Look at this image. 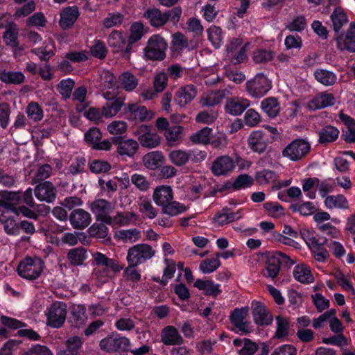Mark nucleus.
I'll return each mask as SVG.
<instances>
[{"label": "nucleus", "instance_id": "a878e982", "mask_svg": "<svg viewBox=\"0 0 355 355\" xmlns=\"http://www.w3.org/2000/svg\"><path fill=\"white\" fill-rule=\"evenodd\" d=\"M250 105V101L243 98H233L227 100L225 103V112L233 116L241 114Z\"/></svg>", "mask_w": 355, "mask_h": 355}, {"label": "nucleus", "instance_id": "473e14b6", "mask_svg": "<svg viewBox=\"0 0 355 355\" xmlns=\"http://www.w3.org/2000/svg\"><path fill=\"white\" fill-rule=\"evenodd\" d=\"M130 31V34L126 45L127 53H131L133 44L140 40L145 33L144 24L141 22H134L131 25Z\"/></svg>", "mask_w": 355, "mask_h": 355}, {"label": "nucleus", "instance_id": "49530a36", "mask_svg": "<svg viewBox=\"0 0 355 355\" xmlns=\"http://www.w3.org/2000/svg\"><path fill=\"white\" fill-rule=\"evenodd\" d=\"M233 344L236 347H241L238 350L240 355H252L257 350V345L255 343L249 339H234Z\"/></svg>", "mask_w": 355, "mask_h": 355}, {"label": "nucleus", "instance_id": "4be33fe9", "mask_svg": "<svg viewBox=\"0 0 355 355\" xmlns=\"http://www.w3.org/2000/svg\"><path fill=\"white\" fill-rule=\"evenodd\" d=\"M243 216V211L238 210L232 211L227 207L222 209L213 218V221L216 226H223L233 221L237 220Z\"/></svg>", "mask_w": 355, "mask_h": 355}, {"label": "nucleus", "instance_id": "bb28decb", "mask_svg": "<svg viewBox=\"0 0 355 355\" xmlns=\"http://www.w3.org/2000/svg\"><path fill=\"white\" fill-rule=\"evenodd\" d=\"M87 320L86 307L83 304H74L71 307L69 322L73 327H80Z\"/></svg>", "mask_w": 355, "mask_h": 355}, {"label": "nucleus", "instance_id": "c9c22d12", "mask_svg": "<svg viewBox=\"0 0 355 355\" xmlns=\"http://www.w3.org/2000/svg\"><path fill=\"white\" fill-rule=\"evenodd\" d=\"M82 338L75 336L66 341V349L60 350L58 355H80V349L83 345Z\"/></svg>", "mask_w": 355, "mask_h": 355}, {"label": "nucleus", "instance_id": "3c124183", "mask_svg": "<svg viewBox=\"0 0 355 355\" xmlns=\"http://www.w3.org/2000/svg\"><path fill=\"white\" fill-rule=\"evenodd\" d=\"M223 99V96L218 91H211L204 94L200 99V105L202 107H213L219 104Z\"/></svg>", "mask_w": 355, "mask_h": 355}, {"label": "nucleus", "instance_id": "69168bd1", "mask_svg": "<svg viewBox=\"0 0 355 355\" xmlns=\"http://www.w3.org/2000/svg\"><path fill=\"white\" fill-rule=\"evenodd\" d=\"M26 113L29 119L34 121H40L44 116L43 110L36 102H31L26 107Z\"/></svg>", "mask_w": 355, "mask_h": 355}, {"label": "nucleus", "instance_id": "4d7b16f0", "mask_svg": "<svg viewBox=\"0 0 355 355\" xmlns=\"http://www.w3.org/2000/svg\"><path fill=\"white\" fill-rule=\"evenodd\" d=\"M218 112L215 109L200 111L196 116V121L199 123L210 125L218 118Z\"/></svg>", "mask_w": 355, "mask_h": 355}, {"label": "nucleus", "instance_id": "1a4fd4ad", "mask_svg": "<svg viewBox=\"0 0 355 355\" xmlns=\"http://www.w3.org/2000/svg\"><path fill=\"white\" fill-rule=\"evenodd\" d=\"M268 144V135L260 130L252 131L247 139L248 148L259 155L266 150Z\"/></svg>", "mask_w": 355, "mask_h": 355}, {"label": "nucleus", "instance_id": "7c9ffc66", "mask_svg": "<svg viewBox=\"0 0 355 355\" xmlns=\"http://www.w3.org/2000/svg\"><path fill=\"white\" fill-rule=\"evenodd\" d=\"M343 38L339 37L337 38L338 47L344 50L346 49L350 52H355V23L351 22L349 28L347 32L345 39L342 43Z\"/></svg>", "mask_w": 355, "mask_h": 355}, {"label": "nucleus", "instance_id": "6e6552de", "mask_svg": "<svg viewBox=\"0 0 355 355\" xmlns=\"http://www.w3.org/2000/svg\"><path fill=\"white\" fill-rule=\"evenodd\" d=\"M135 135L137 136L138 140L143 147L153 148L158 146L160 144V137L149 125H140L136 130Z\"/></svg>", "mask_w": 355, "mask_h": 355}, {"label": "nucleus", "instance_id": "aec40b11", "mask_svg": "<svg viewBox=\"0 0 355 355\" xmlns=\"http://www.w3.org/2000/svg\"><path fill=\"white\" fill-rule=\"evenodd\" d=\"M162 343L166 346L182 345L184 339L178 329L168 325L162 329L160 334Z\"/></svg>", "mask_w": 355, "mask_h": 355}, {"label": "nucleus", "instance_id": "bf43d9fd", "mask_svg": "<svg viewBox=\"0 0 355 355\" xmlns=\"http://www.w3.org/2000/svg\"><path fill=\"white\" fill-rule=\"evenodd\" d=\"M182 130L183 128L182 126L175 125L165 131L164 136L170 146H173L181 140Z\"/></svg>", "mask_w": 355, "mask_h": 355}, {"label": "nucleus", "instance_id": "9b49d317", "mask_svg": "<svg viewBox=\"0 0 355 355\" xmlns=\"http://www.w3.org/2000/svg\"><path fill=\"white\" fill-rule=\"evenodd\" d=\"M102 133L98 128H91L85 134V140L94 149L108 151L111 149L112 143L108 139L101 141Z\"/></svg>", "mask_w": 355, "mask_h": 355}, {"label": "nucleus", "instance_id": "4468645a", "mask_svg": "<svg viewBox=\"0 0 355 355\" xmlns=\"http://www.w3.org/2000/svg\"><path fill=\"white\" fill-rule=\"evenodd\" d=\"M235 167V162L232 157L229 155H222L213 162L211 170L216 176L227 175L234 170Z\"/></svg>", "mask_w": 355, "mask_h": 355}, {"label": "nucleus", "instance_id": "58836bf2", "mask_svg": "<svg viewBox=\"0 0 355 355\" xmlns=\"http://www.w3.org/2000/svg\"><path fill=\"white\" fill-rule=\"evenodd\" d=\"M280 266V261L275 257L272 252L267 257L263 275L274 279L279 275Z\"/></svg>", "mask_w": 355, "mask_h": 355}, {"label": "nucleus", "instance_id": "dca6fc26", "mask_svg": "<svg viewBox=\"0 0 355 355\" xmlns=\"http://www.w3.org/2000/svg\"><path fill=\"white\" fill-rule=\"evenodd\" d=\"M127 42L123 33L119 31H112L107 37V44L115 53H120L123 57L129 58L130 53L126 52Z\"/></svg>", "mask_w": 355, "mask_h": 355}, {"label": "nucleus", "instance_id": "052dcab7", "mask_svg": "<svg viewBox=\"0 0 355 355\" xmlns=\"http://www.w3.org/2000/svg\"><path fill=\"white\" fill-rule=\"evenodd\" d=\"M277 329L275 331V337L282 338L288 335L290 328L289 320L282 315L276 317Z\"/></svg>", "mask_w": 355, "mask_h": 355}, {"label": "nucleus", "instance_id": "c85d7f7f", "mask_svg": "<svg viewBox=\"0 0 355 355\" xmlns=\"http://www.w3.org/2000/svg\"><path fill=\"white\" fill-rule=\"evenodd\" d=\"M88 258L87 250L84 247L70 249L67 254V259L72 266H81Z\"/></svg>", "mask_w": 355, "mask_h": 355}, {"label": "nucleus", "instance_id": "774afa93", "mask_svg": "<svg viewBox=\"0 0 355 355\" xmlns=\"http://www.w3.org/2000/svg\"><path fill=\"white\" fill-rule=\"evenodd\" d=\"M220 266V261L218 257L205 259L200 264L199 268L204 274H209L218 269Z\"/></svg>", "mask_w": 355, "mask_h": 355}, {"label": "nucleus", "instance_id": "a211bd4d", "mask_svg": "<svg viewBox=\"0 0 355 355\" xmlns=\"http://www.w3.org/2000/svg\"><path fill=\"white\" fill-rule=\"evenodd\" d=\"M197 89L193 85H187L179 87L174 96V102L180 107L190 103L196 96Z\"/></svg>", "mask_w": 355, "mask_h": 355}, {"label": "nucleus", "instance_id": "9d476101", "mask_svg": "<svg viewBox=\"0 0 355 355\" xmlns=\"http://www.w3.org/2000/svg\"><path fill=\"white\" fill-rule=\"evenodd\" d=\"M249 313V307L234 309L230 315L231 324L242 334H248L250 331V322L247 320Z\"/></svg>", "mask_w": 355, "mask_h": 355}, {"label": "nucleus", "instance_id": "f8f14e48", "mask_svg": "<svg viewBox=\"0 0 355 355\" xmlns=\"http://www.w3.org/2000/svg\"><path fill=\"white\" fill-rule=\"evenodd\" d=\"M252 314L255 324L259 326H268L272 324L273 318L266 306L261 302L252 301Z\"/></svg>", "mask_w": 355, "mask_h": 355}, {"label": "nucleus", "instance_id": "ea45409f", "mask_svg": "<svg viewBox=\"0 0 355 355\" xmlns=\"http://www.w3.org/2000/svg\"><path fill=\"white\" fill-rule=\"evenodd\" d=\"M141 238V232L136 229L121 230L114 234V239L124 243H135Z\"/></svg>", "mask_w": 355, "mask_h": 355}, {"label": "nucleus", "instance_id": "13d9d810", "mask_svg": "<svg viewBox=\"0 0 355 355\" xmlns=\"http://www.w3.org/2000/svg\"><path fill=\"white\" fill-rule=\"evenodd\" d=\"M89 168L93 173H105L111 169V164L106 160L95 159L89 161Z\"/></svg>", "mask_w": 355, "mask_h": 355}, {"label": "nucleus", "instance_id": "680f3d73", "mask_svg": "<svg viewBox=\"0 0 355 355\" xmlns=\"http://www.w3.org/2000/svg\"><path fill=\"white\" fill-rule=\"evenodd\" d=\"M208 38L212 45L216 48H219L223 43L222 29L216 26H211L207 29Z\"/></svg>", "mask_w": 355, "mask_h": 355}, {"label": "nucleus", "instance_id": "8fccbe9b", "mask_svg": "<svg viewBox=\"0 0 355 355\" xmlns=\"http://www.w3.org/2000/svg\"><path fill=\"white\" fill-rule=\"evenodd\" d=\"M187 210V206L178 201L170 200L163 208L162 212L169 216H176L185 212Z\"/></svg>", "mask_w": 355, "mask_h": 355}, {"label": "nucleus", "instance_id": "c756f323", "mask_svg": "<svg viewBox=\"0 0 355 355\" xmlns=\"http://www.w3.org/2000/svg\"><path fill=\"white\" fill-rule=\"evenodd\" d=\"M335 96L332 94L322 92L310 101L309 107L313 110L322 109L335 104Z\"/></svg>", "mask_w": 355, "mask_h": 355}, {"label": "nucleus", "instance_id": "cd10ccee", "mask_svg": "<svg viewBox=\"0 0 355 355\" xmlns=\"http://www.w3.org/2000/svg\"><path fill=\"white\" fill-rule=\"evenodd\" d=\"M80 15L78 8L76 6L67 7L60 12V26L62 29L71 28Z\"/></svg>", "mask_w": 355, "mask_h": 355}, {"label": "nucleus", "instance_id": "603ef678", "mask_svg": "<svg viewBox=\"0 0 355 355\" xmlns=\"http://www.w3.org/2000/svg\"><path fill=\"white\" fill-rule=\"evenodd\" d=\"M331 19L333 23L334 30L336 33H338L342 26L348 21L346 14L340 7H337L334 9L331 15Z\"/></svg>", "mask_w": 355, "mask_h": 355}, {"label": "nucleus", "instance_id": "2eb2a0df", "mask_svg": "<svg viewBox=\"0 0 355 355\" xmlns=\"http://www.w3.org/2000/svg\"><path fill=\"white\" fill-rule=\"evenodd\" d=\"M91 211L96 215V219L107 224L111 221L110 212L112 209L111 203L105 199H96L90 204Z\"/></svg>", "mask_w": 355, "mask_h": 355}, {"label": "nucleus", "instance_id": "4c0bfd02", "mask_svg": "<svg viewBox=\"0 0 355 355\" xmlns=\"http://www.w3.org/2000/svg\"><path fill=\"white\" fill-rule=\"evenodd\" d=\"M124 105L123 99L116 98L107 101L102 107L103 116L111 118L115 116Z\"/></svg>", "mask_w": 355, "mask_h": 355}, {"label": "nucleus", "instance_id": "5701e85b", "mask_svg": "<svg viewBox=\"0 0 355 355\" xmlns=\"http://www.w3.org/2000/svg\"><path fill=\"white\" fill-rule=\"evenodd\" d=\"M113 143L116 144L117 153L121 156L132 157L139 148L137 141L132 139H122L121 138H113Z\"/></svg>", "mask_w": 355, "mask_h": 355}, {"label": "nucleus", "instance_id": "423d86ee", "mask_svg": "<svg viewBox=\"0 0 355 355\" xmlns=\"http://www.w3.org/2000/svg\"><path fill=\"white\" fill-rule=\"evenodd\" d=\"M46 324L53 328L61 327L65 322L67 304L62 302H55L45 311Z\"/></svg>", "mask_w": 355, "mask_h": 355}, {"label": "nucleus", "instance_id": "f03ea898", "mask_svg": "<svg viewBox=\"0 0 355 355\" xmlns=\"http://www.w3.org/2000/svg\"><path fill=\"white\" fill-rule=\"evenodd\" d=\"M167 43L159 35H152L144 49V56L149 60H163L166 58Z\"/></svg>", "mask_w": 355, "mask_h": 355}, {"label": "nucleus", "instance_id": "de8ad7c7", "mask_svg": "<svg viewBox=\"0 0 355 355\" xmlns=\"http://www.w3.org/2000/svg\"><path fill=\"white\" fill-rule=\"evenodd\" d=\"M137 219V215L134 212H119L114 217H111V221L108 225H128Z\"/></svg>", "mask_w": 355, "mask_h": 355}, {"label": "nucleus", "instance_id": "e2e57ef3", "mask_svg": "<svg viewBox=\"0 0 355 355\" xmlns=\"http://www.w3.org/2000/svg\"><path fill=\"white\" fill-rule=\"evenodd\" d=\"M14 214L19 216L20 215L32 219H37L40 214L42 212L40 208L35 207H28L24 205L18 206L17 209H15Z\"/></svg>", "mask_w": 355, "mask_h": 355}, {"label": "nucleus", "instance_id": "e433bc0d", "mask_svg": "<svg viewBox=\"0 0 355 355\" xmlns=\"http://www.w3.org/2000/svg\"><path fill=\"white\" fill-rule=\"evenodd\" d=\"M194 286L203 291L206 295L216 297L222 292L220 284H214V282L210 280L198 279L195 282Z\"/></svg>", "mask_w": 355, "mask_h": 355}, {"label": "nucleus", "instance_id": "338daca9", "mask_svg": "<svg viewBox=\"0 0 355 355\" xmlns=\"http://www.w3.org/2000/svg\"><path fill=\"white\" fill-rule=\"evenodd\" d=\"M137 266L133 263H128L123 270V276L127 281L137 283L141 280V275L140 270L137 268Z\"/></svg>", "mask_w": 355, "mask_h": 355}, {"label": "nucleus", "instance_id": "f257e3e1", "mask_svg": "<svg viewBox=\"0 0 355 355\" xmlns=\"http://www.w3.org/2000/svg\"><path fill=\"white\" fill-rule=\"evenodd\" d=\"M92 258V277L100 285L109 282L112 273L119 272L123 268L117 260L110 259L100 252H94Z\"/></svg>", "mask_w": 355, "mask_h": 355}, {"label": "nucleus", "instance_id": "09e8293b", "mask_svg": "<svg viewBox=\"0 0 355 355\" xmlns=\"http://www.w3.org/2000/svg\"><path fill=\"white\" fill-rule=\"evenodd\" d=\"M211 132V128L205 127L190 135L189 140L194 144L207 145L210 143Z\"/></svg>", "mask_w": 355, "mask_h": 355}, {"label": "nucleus", "instance_id": "0eeeda50", "mask_svg": "<svg viewBox=\"0 0 355 355\" xmlns=\"http://www.w3.org/2000/svg\"><path fill=\"white\" fill-rule=\"evenodd\" d=\"M245 85L248 92L257 98L264 96L271 89L270 80L263 73L256 75L253 79L248 80Z\"/></svg>", "mask_w": 355, "mask_h": 355}, {"label": "nucleus", "instance_id": "2f4dec72", "mask_svg": "<svg viewBox=\"0 0 355 355\" xmlns=\"http://www.w3.org/2000/svg\"><path fill=\"white\" fill-rule=\"evenodd\" d=\"M164 160L163 153L158 150L148 153L143 157L144 165L150 170L158 168L163 164Z\"/></svg>", "mask_w": 355, "mask_h": 355}, {"label": "nucleus", "instance_id": "0e129e2a", "mask_svg": "<svg viewBox=\"0 0 355 355\" xmlns=\"http://www.w3.org/2000/svg\"><path fill=\"white\" fill-rule=\"evenodd\" d=\"M139 209L141 213L150 219L155 218L157 215V209L153 207L150 200L146 198H141Z\"/></svg>", "mask_w": 355, "mask_h": 355}, {"label": "nucleus", "instance_id": "5fc2aeb1", "mask_svg": "<svg viewBox=\"0 0 355 355\" xmlns=\"http://www.w3.org/2000/svg\"><path fill=\"white\" fill-rule=\"evenodd\" d=\"M339 131L337 128L328 125L319 132V141L320 143H330L334 141L338 137Z\"/></svg>", "mask_w": 355, "mask_h": 355}, {"label": "nucleus", "instance_id": "412c9836", "mask_svg": "<svg viewBox=\"0 0 355 355\" xmlns=\"http://www.w3.org/2000/svg\"><path fill=\"white\" fill-rule=\"evenodd\" d=\"M69 221L74 229L83 230L92 222L90 214L83 209H76L69 215Z\"/></svg>", "mask_w": 355, "mask_h": 355}, {"label": "nucleus", "instance_id": "b1692460", "mask_svg": "<svg viewBox=\"0 0 355 355\" xmlns=\"http://www.w3.org/2000/svg\"><path fill=\"white\" fill-rule=\"evenodd\" d=\"M152 197L154 202L163 208L170 200L173 199V192L170 186H158L154 189Z\"/></svg>", "mask_w": 355, "mask_h": 355}, {"label": "nucleus", "instance_id": "ddd939ff", "mask_svg": "<svg viewBox=\"0 0 355 355\" xmlns=\"http://www.w3.org/2000/svg\"><path fill=\"white\" fill-rule=\"evenodd\" d=\"M130 345L126 337H106L100 341L101 349L106 352H115L119 350L127 351Z\"/></svg>", "mask_w": 355, "mask_h": 355}, {"label": "nucleus", "instance_id": "a18cd8bd", "mask_svg": "<svg viewBox=\"0 0 355 355\" xmlns=\"http://www.w3.org/2000/svg\"><path fill=\"white\" fill-rule=\"evenodd\" d=\"M119 82L121 87L126 92L133 91L138 85V79L130 71L122 73L119 77Z\"/></svg>", "mask_w": 355, "mask_h": 355}, {"label": "nucleus", "instance_id": "f3484780", "mask_svg": "<svg viewBox=\"0 0 355 355\" xmlns=\"http://www.w3.org/2000/svg\"><path fill=\"white\" fill-rule=\"evenodd\" d=\"M57 190L50 181H45L37 185L34 189L35 197L47 203L53 202L56 198Z\"/></svg>", "mask_w": 355, "mask_h": 355}, {"label": "nucleus", "instance_id": "72a5a7b5", "mask_svg": "<svg viewBox=\"0 0 355 355\" xmlns=\"http://www.w3.org/2000/svg\"><path fill=\"white\" fill-rule=\"evenodd\" d=\"M293 273L295 279L302 284H308L314 281V277L311 273V269L306 265H297L294 268Z\"/></svg>", "mask_w": 355, "mask_h": 355}, {"label": "nucleus", "instance_id": "6ab92c4d", "mask_svg": "<svg viewBox=\"0 0 355 355\" xmlns=\"http://www.w3.org/2000/svg\"><path fill=\"white\" fill-rule=\"evenodd\" d=\"M6 31L3 35V40L6 45L13 49V53L17 55L24 50L23 46H20L18 40L19 29L15 24L10 23L5 26Z\"/></svg>", "mask_w": 355, "mask_h": 355}, {"label": "nucleus", "instance_id": "37998d69", "mask_svg": "<svg viewBox=\"0 0 355 355\" xmlns=\"http://www.w3.org/2000/svg\"><path fill=\"white\" fill-rule=\"evenodd\" d=\"M324 205L327 209H347L349 204L347 198L341 194L336 196H328L325 198Z\"/></svg>", "mask_w": 355, "mask_h": 355}, {"label": "nucleus", "instance_id": "79ce46f5", "mask_svg": "<svg viewBox=\"0 0 355 355\" xmlns=\"http://www.w3.org/2000/svg\"><path fill=\"white\" fill-rule=\"evenodd\" d=\"M0 80L6 84L20 85L25 80L21 71L0 70Z\"/></svg>", "mask_w": 355, "mask_h": 355}, {"label": "nucleus", "instance_id": "a19ab883", "mask_svg": "<svg viewBox=\"0 0 355 355\" xmlns=\"http://www.w3.org/2000/svg\"><path fill=\"white\" fill-rule=\"evenodd\" d=\"M262 110L270 118L276 117L280 111V105L275 97H268L261 103Z\"/></svg>", "mask_w": 355, "mask_h": 355}, {"label": "nucleus", "instance_id": "c03bdc74", "mask_svg": "<svg viewBox=\"0 0 355 355\" xmlns=\"http://www.w3.org/2000/svg\"><path fill=\"white\" fill-rule=\"evenodd\" d=\"M127 111L130 112L132 117L136 120L144 121L153 118V113L148 111L144 106H137L135 104H129Z\"/></svg>", "mask_w": 355, "mask_h": 355}, {"label": "nucleus", "instance_id": "39448f33", "mask_svg": "<svg viewBox=\"0 0 355 355\" xmlns=\"http://www.w3.org/2000/svg\"><path fill=\"white\" fill-rule=\"evenodd\" d=\"M155 254V250L148 244L139 243L130 247L127 252L128 263L140 265L150 259Z\"/></svg>", "mask_w": 355, "mask_h": 355}, {"label": "nucleus", "instance_id": "7ed1b4c3", "mask_svg": "<svg viewBox=\"0 0 355 355\" xmlns=\"http://www.w3.org/2000/svg\"><path fill=\"white\" fill-rule=\"evenodd\" d=\"M43 269L44 262L41 259L26 257L19 263L17 272L22 278L33 280L40 276Z\"/></svg>", "mask_w": 355, "mask_h": 355}, {"label": "nucleus", "instance_id": "f704fd0d", "mask_svg": "<svg viewBox=\"0 0 355 355\" xmlns=\"http://www.w3.org/2000/svg\"><path fill=\"white\" fill-rule=\"evenodd\" d=\"M315 79L324 86L334 85L337 81V76L331 71L324 69H317L313 73Z\"/></svg>", "mask_w": 355, "mask_h": 355}, {"label": "nucleus", "instance_id": "6e6d98bb", "mask_svg": "<svg viewBox=\"0 0 355 355\" xmlns=\"http://www.w3.org/2000/svg\"><path fill=\"white\" fill-rule=\"evenodd\" d=\"M191 153L182 150H172L168 155L170 161L178 166L184 165L191 158Z\"/></svg>", "mask_w": 355, "mask_h": 355}, {"label": "nucleus", "instance_id": "864d4df0", "mask_svg": "<svg viewBox=\"0 0 355 355\" xmlns=\"http://www.w3.org/2000/svg\"><path fill=\"white\" fill-rule=\"evenodd\" d=\"M277 175L272 170L263 169L257 171L255 174V181L261 186H265L276 181Z\"/></svg>", "mask_w": 355, "mask_h": 355}, {"label": "nucleus", "instance_id": "20e7f679", "mask_svg": "<svg viewBox=\"0 0 355 355\" xmlns=\"http://www.w3.org/2000/svg\"><path fill=\"white\" fill-rule=\"evenodd\" d=\"M311 150L310 143L304 139H296L288 144L282 150V156L293 162L305 157Z\"/></svg>", "mask_w": 355, "mask_h": 355}, {"label": "nucleus", "instance_id": "393cba45", "mask_svg": "<svg viewBox=\"0 0 355 355\" xmlns=\"http://www.w3.org/2000/svg\"><path fill=\"white\" fill-rule=\"evenodd\" d=\"M144 17L153 27H162L167 23L166 11L162 12L159 9L156 8H148L144 12Z\"/></svg>", "mask_w": 355, "mask_h": 355}]
</instances>
